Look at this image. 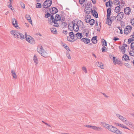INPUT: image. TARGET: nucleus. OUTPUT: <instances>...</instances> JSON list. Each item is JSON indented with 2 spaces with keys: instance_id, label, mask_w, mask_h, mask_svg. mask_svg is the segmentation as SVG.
Listing matches in <instances>:
<instances>
[{
  "instance_id": "nucleus-35",
  "label": "nucleus",
  "mask_w": 134,
  "mask_h": 134,
  "mask_svg": "<svg viewBox=\"0 0 134 134\" xmlns=\"http://www.w3.org/2000/svg\"><path fill=\"white\" fill-rule=\"evenodd\" d=\"M123 122L125 123L126 125H128L131 122L127 120L126 118V119H125Z\"/></svg>"
},
{
  "instance_id": "nucleus-53",
  "label": "nucleus",
  "mask_w": 134,
  "mask_h": 134,
  "mask_svg": "<svg viewBox=\"0 0 134 134\" xmlns=\"http://www.w3.org/2000/svg\"><path fill=\"white\" fill-rule=\"evenodd\" d=\"M126 28L128 29L129 31H130V32L131 31L132 27L130 26H127Z\"/></svg>"
},
{
  "instance_id": "nucleus-13",
  "label": "nucleus",
  "mask_w": 134,
  "mask_h": 134,
  "mask_svg": "<svg viewBox=\"0 0 134 134\" xmlns=\"http://www.w3.org/2000/svg\"><path fill=\"white\" fill-rule=\"evenodd\" d=\"M92 10L90 7H86L84 9V12L85 13L88 15L91 12Z\"/></svg>"
},
{
  "instance_id": "nucleus-3",
  "label": "nucleus",
  "mask_w": 134,
  "mask_h": 134,
  "mask_svg": "<svg viewBox=\"0 0 134 134\" xmlns=\"http://www.w3.org/2000/svg\"><path fill=\"white\" fill-rule=\"evenodd\" d=\"M38 52L41 55L44 57H48L47 53L45 51L42 46H40L37 48Z\"/></svg>"
},
{
  "instance_id": "nucleus-49",
  "label": "nucleus",
  "mask_w": 134,
  "mask_h": 134,
  "mask_svg": "<svg viewBox=\"0 0 134 134\" xmlns=\"http://www.w3.org/2000/svg\"><path fill=\"white\" fill-rule=\"evenodd\" d=\"M86 1V0H79V1L80 4H82Z\"/></svg>"
},
{
  "instance_id": "nucleus-64",
  "label": "nucleus",
  "mask_w": 134,
  "mask_h": 134,
  "mask_svg": "<svg viewBox=\"0 0 134 134\" xmlns=\"http://www.w3.org/2000/svg\"><path fill=\"white\" fill-rule=\"evenodd\" d=\"M63 33L65 34H67V32L65 31H63Z\"/></svg>"
},
{
  "instance_id": "nucleus-47",
  "label": "nucleus",
  "mask_w": 134,
  "mask_h": 134,
  "mask_svg": "<svg viewBox=\"0 0 134 134\" xmlns=\"http://www.w3.org/2000/svg\"><path fill=\"white\" fill-rule=\"evenodd\" d=\"M82 70L84 71L85 73H87V70L86 67H83L82 68Z\"/></svg>"
},
{
  "instance_id": "nucleus-40",
  "label": "nucleus",
  "mask_w": 134,
  "mask_h": 134,
  "mask_svg": "<svg viewBox=\"0 0 134 134\" xmlns=\"http://www.w3.org/2000/svg\"><path fill=\"white\" fill-rule=\"evenodd\" d=\"M124 32L125 34H127L129 33L130 32V31H129L128 29H127L126 28L124 29Z\"/></svg>"
},
{
  "instance_id": "nucleus-42",
  "label": "nucleus",
  "mask_w": 134,
  "mask_h": 134,
  "mask_svg": "<svg viewBox=\"0 0 134 134\" xmlns=\"http://www.w3.org/2000/svg\"><path fill=\"white\" fill-rule=\"evenodd\" d=\"M103 41H102V45H104L105 46H107V42L104 39H103Z\"/></svg>"
},
{
  "instance_id": "nucleus-5",
  "label": "nucleus",
  "mask_w": 134,
  "mask_h": 134,
  "mask_svg": "<svg viewBox=\"0 0 134 134\" xmlns=\"http://www.w3.org/2000/svg\"><path fill=\"white\" fill-rule=\"evenodd\" d=\"M52 3L51 0H46L43 3V7L45 8H47L51 6Z\"/></svg>"
},
{
  "instance_id": "nucleus-24",
  "label": "nucleus",
  "mask_w": 134,
  "mask_h": 134,
  "mask_svg": "<svg viewBox=\"0 0 134 134\" xmlns=\"http://www.w3.org/2000/svg\"><path fill=\"white\" fill-rule=\"evenodd\" d=\"M112 23V21L111 18H107L106 23L109 26H110Z\"/></svg>"
},
{
  "instance_id": "nucleus-11",
  "label": "nucleus",
  "mask_w": 134,
  "mask_h": 134,
  "mask_svg": "<svg viewBox=\"0 0 134 134\" xmlns=\"http://www.w3.org/2000/svg\"><path fill=\"white\" fill-rule=\"evenodd\" d=\"M125 13L127 15H129L131 12L130 8L129 7H127L124 9Z\"/></svg>"
},
{
  "instance_id": "nucleus-15",
  "label": "nucleus",
  "mask_w": 134,
  "mask_h": 134,
  "mask_svg": "<svg viewBox=\"0 0 134 134\" xmlns=\"http://www.w3.org/2000/svg\"><path fill=\"white\" fill-rule=\"evenodd\" d=\"M72 28L75 31L77 32L79 29V28L77 25V24L76 23H74V24H72Z\"/></svg>"
},
{
  "instance_id": "nucleus-61",
  "label": "nucleus",
  "mask_w": 134,
  "mask_h": 134,
  "mask_svg": "<svg viewBox=\"0 0 134 134\" xmlns=\"http://www.w3.org/2000/svg\"><path fill=\"white\" fill-rule=\"evenodd\" d=\"M51 18L52 19V21H55L54 19V17L53 16V15H51Z\"/></svg>"
},
{
  "instance_id": "nucleus-2",
  "label": "nucleus",
  "mask_w": 134,
  "mask_h": 134,
  "mask_svg": "<svg viewBox=\"0 0 134 134\" xmlns=\"http://www.w3.org/2000/svg\"><path fill=\"white\" fill-rule=\"evenodd\" d=\"M106 129L109 131L116 134H122V132L119 130L112 125L108 124Z\"/></svg>"
},
{
  "instance_id": "nucleus-51",
  "label": "nucleus",
  "mask_w": 134,
  "mask_h": 134,
  "mask_svg": "<svg viewBox=\"0 0 134 134\" xmlns=\"http://www.w3.org/2000/svg\"><path fill=\"white\" fill-rule=\"evenodd\" d=\"M57 21H55H55H52V22H53L54 23V25L55 26H56V27H58L59 26V25H58V23H56V22Z\"/></svg>"
},
{
  "instance_id": "nucleus-63",
  "label": "nucleus",
  "mask_w": 134,
  "mask_h": 134,
  "mask_svg": "<svg viewBox=\"0 0 134 134\" xmlns=\"http://www.w3.org/2000/svg\"><path fill=\"white\" fill-rule=\"evenodd\" d=\"M21 7H22L23 8H25V4H24V3H22L21 5Z\"/></svg>"
},
{
  "instance_id": "nucleus-48",
  "label": "nucleus",
  "mask_w": 134,
  "mask_h": 134,
  "mask_svg": "<svg viewBox=\"0 0 134 134\" xmlns=\"http://www.w3.org/2000/svg\"><path fill=\"white\" fill-rule=\"evenodd\" d=\"M114 2L115 4L118 5L120 3V2L118 0H115Z\"/></svg>"
},
{
  "instance_id": "nucleus-58",
  "label": "nucleus",
  "mask_w": 134,
  "mask_h": 134,
  "mask_svg": "<svg viewBox=\"0 0 134 134\" xmlns=\"http://www.w3.org/2000/svg\"><path fill=\"white\" fill-rule=\"evenodd\" d=\"M131 23L132 25H134V19H132L131 20Z\"/></svg>"
},
{
  "instance_id": "nucleus-19",
  "label": "nucleus",
  "mask_w": 134,
  "mask_h": 134,
  "mask_svg": "<svg viewBox=\"0 0 134 134\" xmlns=\"http://www.w3.org/2000/svg\"><path fill=\"white\" fill-rule=\"evenodd\" d=\"M122 59L123 61L130 60L129 56L126 54H124L122 57Z\"/></svg>"
},
{
  "instance_id": "nucleus-37",
  "label": "nucleus",
  "mask_w": 134,
  "mask_h": 134,
  "mask_svg": "<svg viewBox=\"0 0 134 134\" xmlns=\"http://www.w3.org/2000/svg\"><path fill=\"white\" fill-rule=\"evenodd\" d=\"M63 46L68 51H70V50L69 47L66 44H64Z\"/></svg>"
},
{
  "instance_id": "nucleus-1",
  "label": "nucleus",
  "mask_w": 134,
  "mask_h": 134,
  "mask_svg": "<svg viewBox=\"0 0 134 134\" xmlns=\"http://www.w3.org/2000/svg\"><path fill=\"white\" fill-rule=\"evenodd\" d=\"M10 33L11 34L16 38H19L22 40L24 39V36L18 31L12 30L10 31Z\"/></svg>"
},
{
  "instance_id": "nucleus-44",
  "label": "nucleus",
  "mask_w": 134,
  "mask_h": 134,
  "mask_svg": "<svg viewBox=\"0 0 134 134\" xmlns=\"http://www.w3.org/2000/svg\"><path fill=\"white\" fill-rule=\"evenodd\" d=\"M105 46H104L102 49V51L103 52H104L106 50H107V48Z\"/></svg>"
},
{
  "instance_id": "nucleus-16",
  "label": "nucleus",
  "mask_w": 134,
  "mask_h": 134,
  "mask_svg": "<svg viewBox=\"0 0 134 134\" xmlns=\"http://www.w3.org/2000/svg\"><path fill=\"white\" fill-rule=\"evenodd\" d=\"M92 129L94 130L98 131H102L103 130L102 128L101 127H97L95 126H93Z\"/></svg>"
},
{
  "instance_id": "nucleus-4",
  "label": "nucleus",
  "mask_w": 134,
  "mask_h": 134,
  "mask_svg": "<svg viewBox=\"0 0 134 134\" xmlns=\"http://www.w3.org/2000/svg\"><path fill=\"white\" fill-rule=\"evenodd\" d=\"M25 35L26 40L29 43L32 44H34L35 43V41L34 39L31 37L30 36L27 35L26 33H25Z\"/></svg>"
},
{
  "instance_id": "nucleus-30",
  "label": "nucleus",
  "mask_w": 134,
  "mask_h": 134,
  "mask_svg": "<svg viewBox=\"0 0 134 134\" xmlns=\"http://www.w3.org/2000/svg\"><path fill=\"white\" fill-rule=\"evenodd\" d=\"M98 66L100 67L101 69H103L104 68V66L101 62H98Z\"/></svg>"
},
{
  "instance_id": "nucleus-54",
  "label": "nucleus",
  "mask_w": 134,
  "mask_h": 134,
  "mask_svg": "<svg viewBox=\"0 0 134 134\" xmlns=\"http://www.w3.org/2000/svg\"><path fill=\"white\" fill-rule=\"evenodd\" d=\"M51 15L49 13H47L46 14H45V17L46 18H48Z\"/></svg>"
},
{
  "instance_id": "nucleus-56",
  "label": "nucleus",
  "mask_w": 134,
  "mask_h": 134,
  "mask_svg": "<svg viewBox=\"0 0 134 134\" xmlns=\"http://www.w3.org/2000/svg\"><path fill=\"white\" fill-rule=\"evenodd\" d=\"M131 48L134 49V42H132L131 44Z\"/></svg>"
},
{
  "instance_id": "nucleus-60",
  "label": "nucleus",
  "mask_w": 134,
  "mask_h": 134,
  "mask_svg": "<svg viewBox=\"0 0 134 134\" xmlns=\"http://www.w3.org/2000/svg\"><path fill=\"white\" fill-rule=\"evenodd\" d=\"M111 9L110 8H109L107 9V12L109 13H111Z\"/></svg>"
},
{
  "instance_id": "nucleus-12",
  "label": "nucleus",
  "mask_w": 134,
  "mask_h": 134,
  "mask_svg": "<svg viewBox=\"0 0 134 134\" xmlns=\"http://www.w3.org/2000/svg\"><path fill=\"white\" fill-rule=\"evenodd\" d=\"M50 11L51 14H54L58 12V10L56 8L53 7L50 10Z\"/></svg>"
},
{
  "instance_id": "nucleus-8",
  "label": "nucleus",
  "mask_w": 134,
  "mask_h": 134,
  "mask_svg": "<svg viewBox=\"0 0 134 134\" xmlns=\"http://www.w3.org/2000/svg\"><path fill=\"white\" fill-rule=\"evenodd\" d=\"M76 24H77L79 28L80 29H82L84 27V25L83 23L80 20H79L77 22Z\"/></svg>"
},
{
  "instance_id": "nucleus-52",
  "label": "nucleus",
  "mask_w": 134,
  "mask_h": 134,
  "mask_svg": "<svg viewBox=\"0 0 134 134\" xmlns=\"http://www.w3.org/2000/svg\"><path fill=\"white\" fill-rule=\"evenodd\" d=\"M69 35L70 36L69 37H71V36H74L75 37V36L74 35V34L73 32H71L69 33Z\"/></svg>"
},
{
  "instance_id": "nucleus-38",
  "label": "nucleus",
  "mask_w": 134,
  "mask_h": 134,
  "mask_svg": "<svg viewBox=\"0 0 134 134\" xmlns=\"http://www.w3.org/2000/svg\"><path fill=\"white\" fill-rule=\"evenodd\" d=\"M120 3L121 4H120L119 5L121 7H123L124 5L125 2L124 1H121L120 2Z\"/></svg>"
},
{
  "instance_id": "nucleus-7",
  "label": "nucleus",
  "mask_w": 134,
  "mask_h": 134,
  "mask_svg": "<svg viewBox=\"0 0 134 134\" xmlns=\"http://www.w3.org/2000/svg\"><path fill=\"white\" fill-rule=\"evenodd\" d=\"M12 23L13 26L17 29H18L19 27L18 25L17 21L16 19L14 18H13L12 19Z\"/></svg>"
},
{
  "instance_id": "nucleus-22",
  "label": "nucleus",
  "mask_w": 134,
  "mask_h": 134,
  "mask_svg": "<svg viewBox=\"0 0 134 134\" xmlns=\"http://www.w3.org/2000/svg\"><path fill=\"white\" fill-rule=\"evenodd\" d=\"M11 73L13 78L14 79H17V76L16 75L15 72L13 70H11Z\"/></svg>"
},
{
  "instance_id": "nucleus-21",
  "label": "nucleus",
  "mask_w": 134,
  "mask_h": 134,
  "mask_svg": "<svg viewBox=\"0 0 134 134\" xmlns=\"http://www.w3.org/2000/svg\"><path fill=\"white\" fill-rule=\"evenodd\" d=\"M75 37H76L77 38L80 39L82 37V34L77 33L75 34Z\"/></svg>"
},
{
  "instance_id": "nucleus-6",
  "label": "nucleus",
  "mask_w": 134,
  "mask_h": 134,
  "mask_svg": "<svg viewBox=\"0 0 134 134\" xmlns=\"http://www.w3.org/2000/svg\"><path fill=\"white\" fill-rule=\"evenodd\" d=\"M124 15L123 12H120L118 13L117 16L115 18V19L117 21H120L123 18Z\"/></svg>"
},
{
  "instance_id": "nucleus-62",
  "label": "nucleus",
  "mask_w": 134,
  "mask_h": 134,
  "mask_svg": "<svg viewBox=\"0 0 134 134\" xmlns=\"http://www.w3.org/2000/svg\"><path fill=\"white\" fill-rule=\"evenodd\" d=\"M119 40V38H117L116 37H114V38H113V40H114L115 41H116V40Z\"/></svg>"
},
{
  "instance_id": "nucleus-29",
  "label": "nucleus",
  "mask_w": 134,
  "mask_h": 134,
  "mask_svg": "<svg viewBox=\"0 0 134 134\" xmlns=\"http://www.w3.org/2000/svg\"><path fill=\"white\" fill-rule=\"evenodd\" d=\"M120 10V8L119 6L116 7L114 9L115 12L116 13H119Z\"/></svg>"
},
{
  "instance_id": "nucleus-27",
  "label": "nucleus",
  "mask_w": 134,
  "mask_h": 134,
  "mask_svg": "<svg viewBox=\"0 0 134 134\" xmlns=\"http://www.w3.org/2000/svg\"><path fill=\"white\" fill-rule=\"evenodd\" d=\"M60 19L61 18L60 15L58 14H56L54 19L55 20V21H58L60 20Z\"/></svg>"
},
{
  "instance_id": "nucleus-46",
  "label": "nucleus",
  "mask_w": 134,
  "mask_h": 134,
  "mask_svg": "<svg viewBox=\"0 0 134 134\" xmlns=\"http://www.w3.org/2000/svg\"><path fill=\"white\" fill-rule=\"evenodd\" d=\"M133 41V40L132 38H130L128 40V43L130 44L132 41Z\"/></svg>"
},
{
  "instance_id": "nucleus-10",
  "label": "nucleus",
  "mask_w": 134,
  "mask_h": 134,
  "mask_svg": "<svg viewBox=\"0 0 134 134\" xmlns=\"http://www.w3.org/2000/svg\"><path fill=\"white\" fill-rule=\"evenodd\" d=\"M116 116L118 119L123 122L124 121L125 119H126V118L119 114H116Z\"/></svg>"
},
{
  "instance_id": "nucleus-32",
  "label": "nucleus",
  "mask_w": 134,
  "mask_h": 134,
  "mask_svg": "<svg viewBox=\"0 0 134 134\" xmlns=\"http://www.w3.org/2000/svg\"><path fill=\"white\" fill-rule=\"evenodd\" d=\"M83 33L85 36H87L88 34V31L86 30H85L83 31Z\"/></svg>"
},
{
  "instance_id": "nucleus-17",
  "label": "nucleus",
  "mask_w": 134,
  "mask_h": 134,
  "mask_svg": "<svg viewBox=\"0 0 134 134\" xmlns=\"http://www.w3.org/2000/svg\"><path fill=\"white\" fill-rule=\"evenodd\" d=\"M81 40L85 44H88L89 43L90 41V40L86 38H83Z\"/></svg>"
},
{
  "instance_id": "nucleus-59",
  "label": "nucleus",
  "mask_w": 134,
  "mask_h": 134,
  "mask_svg": "<svg viewBox=\"0 0 134 134\" xmlns=\"http://www.w3.org/2000/svg\"><path fill=\"white\" fill-rule=\"evenodd\" d=\"M110 14H111V13H109L108 12H107V18H110Z\"/></svg>"
},
{
  "instance_id": "nucleus-14",
  "label": "nucleus",
  "mask_w": 134,
  "mask_h": 134,
  "mask_svg": "<svg viewBox=\"0 0 134 134\" xmlns=\"http://www.w3.org/2000/svg\"><path fill=\"white\" fill-rule=\"evenodd\" d=\"M91 15H87L85 16V22L87 23H89L90 21L91 20Z\"/></svg>"
},
{
  "instance_id": "nucleus-31",
  "label": "nucleus",
  "mask_w": 134,
  "mask_h": 134,
  "mask_svg": "<svg viewBox=\"0 0 134 134\" xmlns=\"http://www.w3.org/2000/svg\"><path fill=\"white\" fill-rule=\"evenodd\" d=\"M51 31L54 34H57V31L56 29L55 28H52L51 29Z\"/></svg>"
},
{
  "instance_id": "nucleus-33",
  "label": "nucleus",
  "mask_w": 134,
  "mask_h": 134,
  "mask_svg": "<svg viewBox=\"0 0 134 134\" xmlns=\"http://www.w3.org/2000/svg\"><path fill=\"white\" fill-rule=\"evenodd\" d=\"M113 62L115 64H118L119 62V61L117 59H115V58L114 57H113Z\"/></svg>"
},
{
  "instance_id": "nucleus-26",
  "label": "nucleus",
  "mask_w": 134,
  "mask_h": 134,
  "mask_svg": "<svg viewBox=\"0 0 134 134\" xmlns=\"http://www.w3.org/2000/svg\"><path fill=\"white\" fill-rule=\"evenodd\" d=\"M33 60L34 62L35 63V65H37L38 64V59L35 55L34 56Z\"/></svg>"
},
{
  "instance_id": "nucleus-57",
  "label": "nucleus",
  "mask_w": 134,
  "mask_h": 134,
  "mask_svg": "<svg viewBox=\"0 0 134 134\" xmlns=\"http://www.w3.org/2000/svg\"><path fill=\"white\" fill-rule=\"evenodd\" d=\"M118 28L119 29L120 31V33L122 34V29L119 27H118Z\"/></svg>"
},
{
  "instance_id": "nucleus-34",
  "label": "nucleus",
  "mask_w": 134,
  "mask_h": 134,
  "mask_svg": "<svg viewBox=\"0 0 134 134\" xmlns=\"http://www.w3.org/2000/svg\"><path fill=\"white\" fill-rule=\"evenodd\" d=\"M102 125L105 127V128H106L107 127L108 124H107L106 123L104 122H102L101 123Z\"/></svg>"
},
{
  "instance_id": "nucleus-45",
  "label": "nucleus",
  "mask_w": 134,
  "mask_h": 134,
  "mask_svg": "<svg viewBox=\"0 0 134 134\" xmlns=\"http://www.w3.org/2000/svg\"><path fill=\"white\" fill-rule=\"evenodd\" d=\"M61 25L62 27H64L67 24L66 22H64L61 23Z\"/></svg>"
},
{
  "instance_id": "nucleus-50",
  "label": "nucleus",
  "mask_w": 134,
  "mask_h": 134,
  "mask_svg": "<svg viewBox=\"0 0 134 134\" xmlns=\"http://www.w3.org/2000/svg\"><path fill=\"white\" fill-rule=\"evenodd\" d=\"M124 65L127 67L130 68H131V66L128 63H125L124 64Z\"/></svg>"
},
{
  "instance_id": "nucleus-39",
  "label": "nucleus",
  "mask_w": 134,
  "mask_h": 134,
  "mask_svg": "<svg viewBox=\"0 0 134 134\" xmlns=\"http://www.w3.org/2000/svg\"><path fill=\"white\" fill-rule=\"evenodd\" d=\"M110 1H109L106 3V6L107 7H111Z\"/></svg>"
},
{
  "instance_id": "nucleus-36",
  "label": "nucleus",
  "mask_w": 134,
  "mask_h": 134,
  "mask_svg": "<svg viewBox=\"0 0 134 134\" xmlns=\"http://www.w3.org/2000/svg\"><path fill=\"white\" fill-rule=\"evenodd\" d=\"M91 25H93L94 23V20L93 19H91L89 21V23Z\"/></svg>"
},
{
  "instance_id": "nucleus-28",
  "label": "nucleus",
  "mask_w": 134,
  "mask_h": 134,
  "mask_svg": "<svg viewBox=\"0 0 134 134\" xmlns=\"http://www.w3.org/2000/svg\"><path fill=\"white\" fill-rule=\"evenodd\" d=\"M97 36L93 37H92V41L93 43L95 44L97 43Z\"/></svg>"
},
{
  "instance_id": "nucleus-43",
  "label": "nucleus",
  "mask_w": 134,
  "mask_h": 134,
  "mask_svg": "<svg viewBox=\"0 0 134 134\" xmlns=\"http://www.w3.org/2000/svg\"><path fill=\"white\" fill-rule=\"evenodd\" d=\"M129 54L130 55L134 57V51H131L129 52Z\"/></svg>"
},
{
  "instance_id": "nucleus-25",
  "label": "nucleus",
  "mask_w": 134,
  "mask_h": 134,
  "mask_svg": "<svg viewBox=\"0 0 134 134\" xmlns=\"http://www.w3.org/2000/svg\"><path fill=\"white\" fill-rule=\"evenodd\" d=\"M119 48L123 54L125 53L126 49L124 47H123L122 46H119Z\"/></svg>"
},
{
  "instance_id": "nucleus-23",
  "label": "nucleus",
  "mask_w": 134,
  "mask_h": 134,
  "mask_svg": "<svg viewBox=\"0 0 134 134\" xmlns=\"http://www.w3.org/2000/svg\"><path fill=\"white\" fill-rule=\"evenodd\" d=\"M26 18L27 19L28 21L31 24H32V20L30 15L28 14H26L25 16Z\"/></svg>"
},
{
  "instance_id": "nucleus-55",
  "label": "nucleus",
  "mask_w": 134,
  "mask_h": 134,
  "mask_svg": "<svg viewBox=\"0 0 134 134\" xmlns=\"http://www.w3.org/2000/svg\"><path fill=\"white\" fill-rule=\"evenodd\" d=\"M84 126L85 127H87L90 128L92 129V127L93 126H91V125H84Z\"/></svg>"
},
{
  "instance_id": "nucleus-20",
  "label": "nucleus",
  "mask_w": 134,
  "mask_h": 134,
  "mask_svg": "<svg viewBox=\"0 0 134 134\" xmlns=\"http://www.w3.org/2000/svg\"><path fill=\"white\" fill-rule=\"evenodd\" d=\"M91 13L96 18H97L98 17V15L97 12L95 10H92Z\"/></svg>"
},
{
  "instance_id": "nucleus-9",
  "label": "nucleus",
  "mask_w": 134,
  "mask_h": 134,
  "mask_svg": "<svg viewBox=\"0 0 134 134\" xmlns=\"http://www.w3.org/2000/svg\"><path fill=\"white\" fill-rule=\"evenodd\" d=\"M67 39L68 41L71 42H73L74 41L76 38L74 36H71L70 37H67Z\"/></svg>"
},
{
  "instance_id": "nucleus-41",
  "label": "nucleus",
  "mask_w": 134,
  "mask_h": 134,
  "mask_svg": "<svg viewBox=\"0 0 134 134\" xmlns=\"http://www.w3.org/2000/svg\"><path fill=\"white\" fill-rule=\"evenodd\" d=\"M36 6L37 8H40L41 7V5L40 3H37L36 4Z\"/></svg>"
},
{
  "instance_id": "nucleus-18",
  "label": "nucleus",
  "mask_w": 134,
  "mask_h": 134,
  "mask_svg": "<svg viewBox=\"0 0 134 134\" xmlns=\"http://www.w3.org/2000/svg\"><path fill=\"white\" fill-rule=\"evenodd\" d=\"M115 124L116 126H119L123 128L124 129H127L128 130H130L127 127L122 124H120L118 123H115Z\"/></svg>"
}]
</instances>
